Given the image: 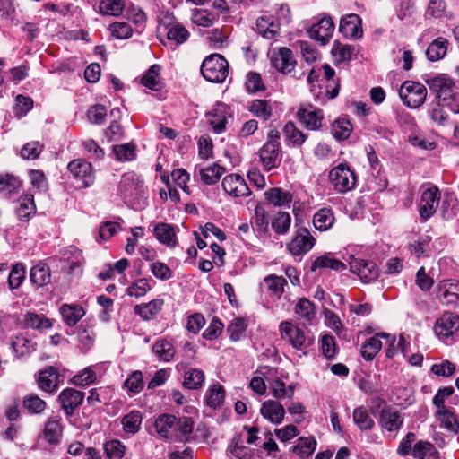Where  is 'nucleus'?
Wrapping results in <instances>:
<instances>
[{
  "mask_svg": "<svg viewBox=\"0 0 459 459\" xmlns=\"http://www.w3.org/2000/svg\"><path fill=\"white\" fill-rule=\"evenodd\" d=\"M330 268L336 272H342L346 269V265L341 260L336 259L331 253H326L321 256L316 257L312 264L311 271L315 272L317 269Z\"/></svg>",
  "mask_w": 459,
  "mask_h": 459,
  "instance_id": "nucleus-29",
  "label": "nucleus"
},
{
  "mask_svg": "<svg viewBox=\"0 0 459 459\" xmlns=\"http://www.w3.org/2000/svg\"><path fill=\"white\" fill-rule=\"evenodd\" d=\"M118 192L124 198H132L133 196L143 192V180L134 173H125L118 185Z\"/></svg>",
  "mask_w": 459,
  "mask_h": 459,
  "instance_id": "nucleus-13",
  "label": "nucleus"
},
{
  "mask_svg": "<svg viewBox=\"0 0 459 459\" xmlns=\"http://www.w3.org/2000/svg\"><path fill=\"white\" fill-rule=\"evenodd\" d=\"M59 311L65 324L69 327L75 326L85 315L84 308L78 304H63Z\"/></svg>",
  "mask_w": 459,
  "mask_h": 459,
  "instance_id": "nucleus-25",
  "label": "nucleus"
},
{
  "mask_svg": "<svg viewBox=\"0 0 459 459\" xmlns=\"http://www.w3.org/2000/svg\"><path fill=\"white\" fill-rule=\"evenodd\" d=\"M205 379L204 373L200 368H189L184 374L183 386L189 390L202 388Z\"/></svg>",
  "mask_w": 459,
  "mask_h": 459,
  "instance_id": "nucleus-37",
  "label": "nucleus"
},
{
  "mask_svg": "<svg viewBox=\"0 0 459 459\" xmlns=\"http://www.w3.org/2000/svg\"><path fill=\"white\" fill-rule=\"evenodd\" d=\"M30 282L39 287H44L51 281V273L49 266L43 262H39L32 266L30 272Z\"/></svg>",
  "mask_w": 459,
  "mask_h": 459,
  "instance_id": "nucleus-27",
  "label": "nucleus"
},
{
  "mask_svg": "<svg viewBox=\"0 0 459 459\" xmlns=\"http://www.w3.org/2000/svg\"><path fill=\"white\" fill-rule=\"evenodd\" d=\"M124 385L131 392L139 394L144 387L143 375L142 371L135 370L132 372L125 381Z\"/></svg>",
  "mask_w": 459,
  "mask_h": 459,
  "instance_id": "nucleus-59",
  "label": "nucleus"
},
{
  "mask_svg": "<svg viewBox=\"0 0 459 459\" xmlns=\"http://www.w3.org/2000/svg\"><path fill=\"white\" fill-rule=\"evenodd\" d=\"M335 25L333 18L326 13L318 15L317 20L308 29L309 37L322 45L329 42L334 31Z\"/></svg>",
  "mask_w": 459,
  "mask_h": 459,
  "instance_id": "nucleus-6",
  "label": "nucleus"
},
{
  "mask_svg": "<svg viewBox=\"0 0 459 459\" xmlns=\"http://www.w3.org/2000/svg\"><path fill=\"white\" fill-rule=\"evenodd\" d=\"M281 338L299 351H305L314 342V338L308 336L301 328L290 321H283L279 326Z\"/></svg>",
  "mask_w": 459,
  "mask_h": 459,
  "instance_id": "nucleus-4",
  "label": "nucleus"
},
{
  "mask_svg": "<svg viewBox=\"0 0 459 459\" xmlns=\"http://www.w3.org/2000/svg\"><path fill=\"white\" fill-rule=\"evenodd\" d=\"M448 41L443 37L433 40L426 50V56L429 61L435 62L442 59L447 52Z\"/></svg>",
  "mask_w": 459,
  "mask_h": 459,
  "instance_id": "nucleus-35",
  "label": "nucleus"
},
{
  "mask_svg": "<svg viewBox=\"0 0 459 459\" xmlns=\"http://www.w3.org/2000/svg\"><path fill=\"white\" fill-rule=\"evenodd\" d=\"M152 289L149 280L140 278L134 281L127 289L126 294L130 297L141 298L147 294Z\"/></svg>",
  "mask_w": 459,
  "mask_h": 459,
  "instance_id": "nucleus-56",
  "label": "nucleus"
},
{
  "mask_svg": "<svg viewBox=\"0 0 459 459\" xmlns=\"http://www.w3.org/2000/svg\"><path fill=\"white\" fill-rule=\"evenodd\" d=\"M350 270L351 273L358 275L364 282L375 281L379 274V269L376 263L359 258L351 259L350 262Z\"/></svg>",
  "mask_w": 459,
  "mask_h": 459,
  "instance_id": "nucleus-11",
  "label": "nucleus"
},
{
  "mask_svg": "<svg viewBox=\"0 0 459 459\" xmlns=\"http://www.w3.org/2000/svg\"><path fill=\"white\" fill-rule=\"evenodd\" d=\"M160 65L156 64L152 65L142 77L143 85L152 91L161 90L163 82L160 77Z\"/></svg>",
  "mask_w": 459,
  "mask_h": 459,
  "instance_id": "nucleus-38",
  "label": "nucleus"
},
{
  "mask_svg": "<svg viewBox=\"0 0 459 459\" xmlns=\"http://www.w3.org/2000/svg\"><path fill=\"white\" fill-rule=\"evenodd\" d=\"M282 132L286 141L290 142L293 146H301L307 139V135L291 121L283 126Z\"/></svg>",
  "mask_w": 459,
  "mask_h": 459,
  "instance_id": "nucleus-45",
  "label": "nucleus"
},
{
  "mask_svg": "<svg viewBox=\"0 0 459 459\" xmlns=\"http://www.w3.org/2000/svg\"><path fill=\"white\" fill-rule=\"evenodd\" d=\"M256 30L264 38L272 39L279 32L280 25L273 16H261L256 20Z\"/></svg>",
  "mask_w": 459,
  "mask_h": 459,
  "instance_id": "nucleus-28",
  "label": "nucleus"
},
{
  "mask_svg": "<svg viewBox=\"0 0 459 459\" xmlns=\"http://www.w3.org/2000/svg\"><path fill=\"white\" fill-rule=\"evenodd\" d=\"M19 203L20 205L16 210V214L21 221H26L35 212L34 197L30 194L23 195L21 196Z\"/></svg>",
  "mask_w": 459,
  "mask_h": 459,
  "instance_id": "nucleus-42",
  "label": "nucleus"
},
{
  "mask_svg": "<svg viewBox=\"0 0 459 459\" xmlns=\"http://www.w3.org/2000/svg\"><path fill=\"white\" fill-rule=\"evenodd\" d=\"M224 399V387L220 384H215L208 390L206 403L209 407L216 409L221 406Z\"/></svg>",
  "mask_w": 459,
  "mask_h": 459,
  "instance_id": "nucleus-53",
  "label": "nucleus"
},
{
  "mask_svg": "<svg viewBox=\"0 0 459 459\" xmlns=\"http://www.w3.org/2000/svg\"><path fill=\"white\" fill-rule=\"evenodd\" d=\"M265 199L274 206L281 207L289 205L292 200L293 195L289 191H284L281 187H273L265 191Z\"/></svg>",
  "mask_w": 459,
  "mask_h": 459,
  "instance_id": "nucleus-32",
  "label": "nucleus"
},
{
  "mask_svg": "<svg viewBox=\"0 0 459 459\" xmlns=\"http://www.w3.org/2000/svg\"><path fill=\"white\" fill-rule=\"evenodd\" d=\"M123 429L128 434H135L139 431L142 423V413L139 411H132L122 419Z\"/></svg>",
  "mask_w": 459,
  "mask_h": 459,
  "instance_id": "nucleus-52",
  "label": "nucleus"
},
{
  "mask_svg": "<svg viewBox=\"0 0 459 459\" xmlns=\"http://www.w3.org/2000/svg\"><path fill=\"white\" fill-rule=\"evenodd\" d=\"M271 64L282 74L290 73L296 65L292 51L287 48H281L273 51L271 56Z\"/></svg>",
  "mask_w": 459,
  "mask_h": 459,
  "instance_id": "nucleus-15",
  "label": "nucleus"
},
{
  "mask_svg": "<svg viewBox=\"0 0 459 459\" xmlns=\"http://www.w3.org/2000/svg\"><path fill=\"white\" fill-rule=\"evenodd\" d=\"M192 22L202 27H210L215 21V15L205 9H196L192 13Z\"/></svg>",
  "mask_w": 459,
  "mask_h": 459,
  "instance_id": "nucleus-61",
  "label": "nucleus"
},
{
  "mask_svg": "<svg viewBox=\"0 0 459 459\" xmlns=\"http://www.w3.org/2000/svg\"><path fill=\"white\" fill-rule=\"evenodd\" d=\"M411 455L415 459H438L439 453L429 441L420 440L414 444Z\"/></svg>",
  "mask_w": 459,
  "mask_h": 459,
  "instance_id": "nucleus-33",
  "label": "nucleus"
},
{
  "mask_svg": "<svg viewBox=\"0 0 459 459\" xmlns=\"http://www.w3.org/2000/svg\"><path fill=\"white\" fill-rule=\"evenodd\" d=\"M155 429L160 436L167 439H175L177 417L172 414H162L155 420Z\"/></svg>",
  "mask_w": 459,
  "mask_h": 459,
  "instance_id": "nucleus-21",
  "label": "nucleus"
},
{
  "mask_svg": "<svg viewBox=\"0 0 459 459\" xmlns=\"http://www.w3.org/2000/svg\"><path fill=\"white\" fill-rule=\"evenodd\" d=\"M429 89L434 91L437 98L446 101L448 98L453 97V88L455 83L453 80L446 74H439L436 77L426 81Z\"/></svg>",
  "mask_w": 459,
  "mask_h": 459,
  "instance_id": "nucleus-16",
  "label": "nucleus"
},
{
  "mask_svg": "<svg viewBox=\"0 0 459 459\" xmlns=\"http://www.w3.org/2000/svg\"><path fill=\"white\" fill-rule=\"evenodd\" d=\"M230 65L226 58L220 54H212L202 63L201 73L211 82L220 83L229 75Z\"/></svg>",
  "mask_w": 459,
  "mask_h": 459,
  "instance_id": "nucleus-1",
  "label": "nucleus"
},
{
  "mask_svg": "<svg viewBox=\"0 0 459 459\" xmlns=\"http://www.w3.org/2000/svg\"><path fill=\"white\" fill-rule=\"evenodd\" d=\"M226 171L224 167L217 163L199 169L201 180L207 186L213 185L219 181L222 174Z\"/></svg>",
  "mask_w": 459,
  "mask_h": 459,
  "instance_id": "nucleus-39",
  "label": "nucleus"
},
{
  "mask_svg": "<svg viewBox=\"0 0 459 459\" xmlns=\"http://www.w3.org/2000/svg\"><path fill=\"white\" fill-rule=\"evenodd\" d=\"M272 228L278 235H285L290 227L291 217L287 212H279L272 220Z\"/></svg>",
  "mask_w": 459,
  "mask_h": 459,
  "instance_id": "nucleus-51",
  "label": "nucleus"
},
{
  "mask_svg": "<svg viewBox=\"0 0 459 459\" xmlns=\"http://www.w3.org/2000/svg\"><path fill=\"white\" fill-rule=\"evenodd\" d=\"M22 405L29 413L39 414L45 411L47 403L36 394H30L23 397Z\"/></svg>",
  "mask_w": 459,
  "mask_h": 459,
  "instance_id": "nucleus-50",
  "label": "nucleus"
},
{
  "mask_svg": "<svg viewBox=\"0 0 459 459\" xmlns=\"http://www.w3.org/2000/svg\"><path fill=\"white\" fill-rule=\"evenodd\" d=\"M153 353L165 362L170 361L175 356V349L170 342L165 339L157 340L152 345Z\"/></svg>",
  "mask_w": 459,
  "mask_h": 459,
  "instance_id": "nucleus-43",
  "label": "nucleus"
},
{
  "mask_svg": "<svg viewBox=\"0 0 459 459\" xmlns=\"http://www.w3.org/2000/svg\"><path fill=\"white\" fill-rule=\"evenodd\" d=\"M63 433V426L60 422V419L49 418L45 423L44 429L42 431L44 438L50 445L56 446L60 443Z\"/></svg>",
  "mask_w": 459,
  "mask_h": 459,
  "instance_id": "nucleus-26",
  "label": "nucleus"
},
{
  "mask_svg": "<svg viewBox=\"0 0 459 459\" xmlns=\"http://www.w3.org/2000/svg\"><path fill=\"white\" fill-rule=\"evenodd\" d=\"M261 415L273 424H280L284 420L285 410L277 401L267 400L260 409Z\"/></svg>",
  "mask_w": 459,
  "mask_h": 459,
  "instance_id": "nucleus-20",
  "label": "nucleus"
},
{
  "mask_svg": "<svg viewBox=\"0 0 459 459\" xmlns=\"http://www.w3.org/2000/svg\"><path fill=\"white\" fill-rule=\"evenodd\" d=\"M437 298L443 305L458 306V286L446 281L443 282L442 284H438L437 289Z\"/></svg>",
  "mask_w": 459,
  "mask_h": 459,
  "instance_id": "nucleus-22",
  "label": "nucleus"
},
{
  "mask_svg": "<svg viewBox=\"0 0 459 459\" xmlns=\"http://www.w3.org/2000/svg\"><path fill=\"white\" fill-rule=\"evenodd\" d=\"M44 149V145L38 141L27 143L21 150V156L25 160H36Z\"/></svg>",
  "mask_w": 459,
  "mask_h": 459,
  "instance_id": "nucleus-64",
  "label": "nucleus"
},
{
  "mask_svg": "<svg viewBox=\"0 0 459 459\" xmlns=\"http://www.w3.org/2000/svg\"><path fill=\"white\" fill-rule=\"evenodd\" d=\"M22 186L20 178L13 174H0V192L16 193Z\"/></svg>",
  "mask_w": 459,
  "mask_h": 459,
  "instance_id": "nucleus-54",
  "label": "nucleus"
},
{
  "mask_svg": "<svg viewBox=\"0 0 459 459\" xmlns=\"http://www.w3.org/2000/svg\"><path fill=\"white\" fill-rule=\"evenodd\" d=\"M153 233L155 238L161 244H164L169 247H174L178 244L176 227L170 224L164 222L158 223L153 230Z\"/></svg>",
  "mask_w": 459,
  "mask_h": 459,
  "instance_id": "nucleus-24",
  "label": "nucleus"
},
{
  "mask_svg": "<svg viewBox=\"0 0 459 459\" xmlns=\"http://www.w3.org/2000/svg\"><path fill=\"white\" fill-rule=\"evenodd\" d=\"M67 169L77 180H80L83 187H90L95 182V173L91 163L84 159H75L67 165Z\"/></svg>",
  "mask_w": 459,
  "mask_h": 459,
  "instance_id": "nucleus-7",
  "label": "nucleus"
},
{
  "mask_svg": "<svg viewBox=\"0 0 459 459\" xmlns=\"http://www.w3.org/2000/svg\"><path fill=\"white\" fill-rule=\"evenodd\" d=\"M329 181L339 194L353 190L357 185V175L347 162L339 163L329 171Z\"/></svg>",
  "mask_w": 459,
  "mask_h": 459,
  "instance_id": "nucleus-2",
  "label": "nucleus"
},
{
  "mask_svg": "<svg viewBox=\"0 0 459 459\" xmlns=\"http://www.w3.org/2000/svg\"><path fill=\"white\" fill-rule=\"evenodd\" d=\"M264 282L269 290L277 298H281L284 292V286L287 285V281L282 276L274 274L268 275L264 278Z\"/></svg>",
  "mask_w": 459,
  "mask_h": 459,
  "instance_id": "nucleus-55",
  "label": "nucleus"
},
{
  "mask_svg": "<svg viewBox=\"0 0 459 459\" xmlns=\"http://www.w3.org/2000/svg\"><path fill=\"white\" fill-rule=\"evenodd\" d=\"M221 186L227 194L235 197L247 196L250 194L246 181L238 174L227 175L222 179Z\"/></svg>",
  "mask_w": 459,
  "mask_h": 459,
  "instance_id": "nucleus-17",
  "label": "nucleus"
},
{
  "mask_svg": "<svg viewBox=\"0 0 459 459\" xmlns=\"http://www.w3.org/2000/svg\"><path fill=\"white\" fill-rule=\"evenodd\" d=\"M194 421L190 417L177 418L175 439L186 442L193 431Z\"/></svg>",
  "mask_w": 459,
  "mask_h": 459,
  "instance_id": "nucleus-46",
  "label": "nucleus"
},
{
  "mask_svg": "<svg viewBox=\"0 0 459 459\" xmlns=\"http://www.w3.org/2000/svg\"><path fill=\"white\" fill-rule=\"evenodd\" d=\"M333 222L334 215L329 208H322L314 214L313 223L317 230L325 231L333 226Z\"/></svg>",
  "mask_w": 459,
  "mask_h": 459,
  "instance_id": "nucleus-40",
  "label": "nucleus"
},
{
  "mask_svg": "<svg viewBox=\"0 0 459 459\" xmlns=\"http://www.w3.org/2000/svg\"><path fill=\"white\" fill-rule=\"evenodd\" d=\"M37 381L41 390L54 394L59 387L60 375L55 367L50 366L39 371Z\"/></svg>",
  "mask_w": 459,
  "mask_h": 459,
  "instance_id": "nucleus-18",
  "label": "nucleus"
},
{
  "mask_svg": "<svg viewBox=\"0 0 459 459\" xmlns=\"http://www.w3.org/2000/svg\"><path fill=\"white\" fill-rule=\"evenodd\" d=\"M259 159L266 171L278 168L282 160L281 145L264 143L260 148Z\"/></svg>",
  "mask_w": 459,
  "mask_h": 459,
  "instance_id": "nucleus-10",
  "label": "nucleus"
},
{
  "mask_svg": "<svg viewBox=\"0 0 459 459\" xmlns=\"http://www.w3.org/2000/svg\"><path fill=\"white\" fill-rule=\"evenodd\" d=\"M164 300L160 299H155L148 303H143L135 305L134 307V312L139 316L144 321H150L153 319L162 309Z\"/></svg>",
  "mask_w": 459,
  "mask_h": 459,
  "instance_id": "nucleus-23",
  "label": "nucleus"
},
{
  "mask_svg": "<svg viewBox=\"0 0 459 459\" xmlns=\"http://www.w3.org/2000/svg\"><path fill=\"white\" fill-rule=\"evenodd\" d=\"M23 326L25 328H31L41 332L51 328L53 326V323L51 319L43 315H39L34 312H27L24 316Z\"/></svg>",
  "mask_w": 459,
  "mask_h": 459,
  "instance_id": "nucleus-34",
  "label": "nucleus"
},
{
  "mask_svg": "<svg viewBox=\"0 0 459 459\" xmlns=\"http://www.w3.org/2000/svg\"><path fill=\"white\" fill-rule=\"evenodd\" d=\"M116 160L119 162L132 161L136 159V144L127 143L113 146Z\"/></svg>",
  "mask_w": 459,
  "mask_h": 459,
  "instance_id": "nucleus-44",
  "label": "nucleus"
},
{
  "mask_svg": "<svg viewBox=\"0 0 459 459\" xmlns=\"http://www.w3.org/2000/svg\"><path fill=\"white\" fill-rule=\"evenodd\" d=\"M83 398L84 394L82 392L67 387L59 394L57 401L66 416H72L82 404Z\"/></svg>",
  "mask_w": 459,
  "mask_h": 459,
  "instance_id": "nucleus-14",
  "label": "nucleus"
},
{
  "mask_svg": "<svg viewBox=\"0 0 459 459\" xmlns=\"http://www.w3.org/2000/svg\"><path fill=\"white\" fill-rule=\"evenodd\" d=\"M352 130L351 121L343 117H338L331 125V134L339 142L348 139Z\"/></svg>",
  "mask_w": 459,
  "mask_h": 459,
  "instance_id": "nucleus-31",
  "label": "nucleus"
},
{
  "mask_svg": "<svg viewBox=\"0 0 459 459\" xmlns=\"http://www.w3.org/2000/svg\"><path fill=\"white\" fill-rule=\"evenodd\" d=\"M123 0H101L99 5L100 12L104 15H119L124 9Z\"/></svg>",
  "mask_w": 459,
  "mask_h": 459,
  "instance_id": "nucleus-57",
  "label": "nucleus"
},
{
  "mask_svg": "<svg viewBox=\"0 0 459 459\" xmlns=\"http://www.w3.org/2000/svg\"><path fill=\"white\" fill-rule=\"evenodd\" d=\"M353 421L361 430H370L375 426V422L369 416L368 410L359 406L353 411Z\"/></svg>",
  "mask_w": 459,
  "mask_h": 459,
  "instance_id": "nucleus-48",
  "label": "nucleus"
},
{
  "mask_svg": "<svg viewBox=\"0 0 459 459\" xmlns=\"http://www.w3.org/2000/svg\"><path fill=\"white\" fill-rule=\"evenodd\" d=\"M399 96L404 105L415 108L424 103L427 97V89L420 82L406 81L399 90Z\"/></svg>",
  "mask_w": 459,
  "mask_h": 459,
  "instance_id": "nucleus-5",
  "label": "nucleus"
},
{
  "mask_svg": "<svg viewBox=\"0 0 459 459\" xmlns=\"http://www.w3.org/2000/svg\"><path fill=\"white\" fill-rule=\"evenodd\" d=\"M248 109L255 115H272L282 111L280 103L267 100H253L248 106Z\"/></svg>",
  "mask_w": 459,
  "mask_h": 459,
  "instance_id": "nucleus-30",
  "label": "nucleus"
},
{
  "mask_svg": "<svg viewBox=\"0 0 459 459\" xmlns=\"http://www.w3.org/2000/svg\"><path fill=\"white\" fill-rule=\"evenodd\" d=\"M435 333L446 343H452L459 338V316L445 312L434 325Z\"/></svg>",
  "mask_w": 459,
  "mask_h": 459,
  "instance_id": "nucleus-3",
  "label": "nucleus"
},
{
  "mask_svg": "<svg viewBox=\"0 0 459 459\" xmlns=\"http://www.w3.org/2000/svg\"><path fill=\"white\" fill-rule=\"evenodd\" d=\"M316 239L307 228L297 230L293 239L288 244L287 248L293 255H301L312 249Z\"/></svg>",
  "mask_w": 459,
  "mask_h": 459,
  "instance_id": "nucleus-8",
  "label": "nucleus"
},
{
  "mask_svg": "<svg viewBox=\"0 0 459 459\" xmlns=\"http://www.w3.org/2000/svg\"><path fill=\"white\" fill-rule=\"evenodd\" d=\"M25 268L22 264L18 263L12 267L8 277V285L11 290L17 289L25 278Z\"/></svg>",
  "mask_w": 459,
  "mask_h": 459,
  "instance_id": "nucleus-62",
  "label": "nucleus"
},
{
  "mask_svg": "<svg viewBox=\"0 0 459 459\" xmlns=\"http://www.w3.org/2000/svg\"><path fill=\"white\" fill-rule=\"evenodd\" d=\"M403 415L389 405H385L379 412L378 424L388 432L399 431L403 427Z\"/></svg>",
  "mask_w": 459,
  "mask_h": 459,
  "instance_id": "nucleus-12",
  "label": "nucleus"
},
{
  "mask_svg": "<svg viewBox=\"0 0 459 459\" xmlns=\"http://www.w3.org/2000/svg\"><path fill=\"white\" fill-rule=\"evenodd\" d=\"M107 459H122L126 454V446L118 439L106 441L103 445Z\"/></svg>",
  "mask_w": 459,
  "mask_h": 459,
  "instance_id": "nucleus-47",
  "label": "nucleus"
},
{
  "mask_svg": "<svg viewBox=\"0 0 459 459\" xmlns=\"http://www.w3.org/2000/svg\"><path fill=\"white\" fill-rule=\"evenodd\" d=\"M354 48L350 45H342L338 41H334L332 48V55L336 62L342 63L351 59Z\"/></svg>",
  "mask_w": 459,
  "mask_h": 459,
  "instance_id": "nucleus-60",
  "label": "nucleus"
},
{
  "mask_svg": "<svg viewBox=\"0 0 459 459\" xmlns=\"http://www.w3.org/2000/svg\"><path fill=\"white\" fill-rule=\"evenodd\" d=\"M339 31L346 38H360L363 33L360 17L355 13L343 16L340 21Z\"/></svg>",
  "mask_w": 459,
  "mask_h": 459,
  "instance_id": "nucleus-19",
  "label": "nucleus"
},
{
  "mask_svg": "<svg viewBox=\"0 0 459 459\" xmlns=\"http://www.w3.org/2000/svg\"><path fill=\"white\" fill-rule=\"evenodd\" d=\"M295 312L307 321H311L316 315L314 304L306 298L299 300L295 307Z\"/></svg>",
  "mask_w": 459,
  "mask_h": 459,
  "instance_id": "nucleus-63",
  "label": "nucleus"
},
{
  "mask_svg": "<svg viewBox=\"0 0 459 459\" xmlns=\"http://www.w3.org/2000/svg\"><path fill=\"white\" fill-rule=\"evenodd\" d=\"M439 199V190L437 186L429 187L422 192L419 213L423 221H426L435 213Z\"/></svg>",
  "mask_w": 459,
  "mask_h": 459,
  "instance_id": "nucleus-9",
  "label": "nucleus"
},
{
  "mask_svg": "<svg viewBox=\"0 0 459 459\" xmlns=\"http://www.w3.org/2000/svg\"><path fill=\"white\" fill-rule=\"evenodd\" d=\"M316 441L314 438L299 437L298 444L292 447V452L301 459H307L316 450Z\"/></svg>",
  "mask_w": 459,
  "mask_h": 459,
  "instance_id": "nucleus-49",
  "label": "nucleus"
},
{
  "mask_svg": "<svg viewBox=\"0 0 459 459\" xmlns=\"http://www.w3.org/2000/svg\"><path fill=\"white\" fill-rule=\"evenodd\" d=\"M380 333L368 338L360 347V354L365 360L371 361L382 348Z\"/></svg>",
  "mask_w": 459,
  "mask_h": 459,
  "instance_id": "nucleus-36",
  "label": "nucleus"
},
{
  "mask_svg": "<svg viewBox=\"0 0 459 459\" xmlns=\"http://www.w3.org/2000/svg\"><path fill=\"white\" fill-rule=\"evenodd\" d=\"M247 324L243 318H235L227 327V333L232 342H238L244 335Z\"/></svg>",
  "mask_w": 459,
  "mask_h": 459,
  "instance_id": "nucleus-58",
  "label": "nucleus"
},
{
  "mask_svg": "<svg viewBox=\"0 0 459 459\" xmlns=\"http://www.w3.org/2000/svg\"><path fill=\"white\" fill-rule=\"evenodd\" d=\"M436 416L440 421L441 427L454 434L459 433V422L457 421L455 415L447 408L438 409L436 412Z\"/></svg>",
  "mask_w": 459,
  "mask_h": 459,
  "instance_id": "nucleus-41",
  "label": "nucleus"
}]
</instances>
